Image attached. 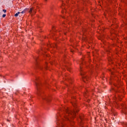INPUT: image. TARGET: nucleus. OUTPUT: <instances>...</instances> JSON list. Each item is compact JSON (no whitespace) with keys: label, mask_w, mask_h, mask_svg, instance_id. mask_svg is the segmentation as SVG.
Segmentation results:
<instances>
[{"label":"nucleus","mask_w":127,"mask_h":127,"mask_svg":"<svg viewBox=\"0 0 127 127\" xmlns=\"http://www.w3.org/2000/svg\"><path fill=\"white\" fill-rule=\"evenodd\" d=\"M64 114L62 115L59 114L57 115V125L59 127H66L65 126V122H66L65 120L71 122L70 118H75V116H76V111L75 110H70L67 107L64 109ZM68 116L70 118H68Z\"/></svg>","instance_id":"obj_1"},{"label":"nucleus","mask_w":127,"mask_h":127,"mask_svg":"<svg viewBox=\"0 0 127 127\" xmlns=\"http://www.w3.org/2000/svg\"><path fill=\"white\" fill-rule=\"evenodd\" d=\"M64 5H65V4H64V3H63V4H62V9H63L62 12L63 13H64V12H65L66 11V9H64V8H63V6H64Z\"/></svg>","instance_id":"obj_2"},{"label":"nucleus","mask_w":127,"mask_h":127,"mask_svg":"<svg viewBox=\"0 0 127 127\" xmlns=\"http://www.w3.org/2000/svg\"><path fill=\"white\" fill-rule=\"evenodd\" d=\"M36 86L37 90V94H38V93H39V87H38V84L37 83H36Z\"/></svg>","instance_id":"obj_3"},{"label":"nucleus","mask_w":127,"mask_h":127,"mask_svg":"<svg viewBox=\"0 0 127 127\" xmlns=\"http://www.w3.org/2000/svg\"><path fill=\"white\" fill-rule=\"evenodd\" d=\"M33 10V8H31L30 9V10L29 11V13H31L32 12V11Z\"/></svg>","instance_id":"obj_4"},{"label":"nucleus","mask_w":127,"mask_h":127,"mask_svg":"<svg viewBox=\"0 0 127 127\" xmlns=\"http://www.w3.org/2000/svg\"><path fill=\"white\" fill-rule=\"evenodd\" d=\"M19 13H20V12H18L16 14H15V16H18V14H19Z\"/></svg>","instance_id":"obj_5"},{"label":"nucleus","mask_w":127,"mask_h":127,"mask_svg":"<svg viewBox=\"0 0 127 127\" xmlns=\"http://www.w3.org/2000/svg\"><path fill=\"white\" fill-rule=\"evenodd\" d=\"M83 78H84V79H83L84 82H85V80H87V77H86V76H83Z\"/></svg>","instance_id":"obj_6"},{"label":"nucleus","mask_w":127,"mask_h":127,"mask_svg":"<svg viewBox=\"0 0 127 127\" xmlns=\"http://www.w3.org/2000/svg\"><path fill=\"white\" fill-rule=\"evenodd\" d=\"M5 16H6V14H3L2 15V17H4Z\"/></svg>","instance_id":"obj_7"},{"label":"nucleus","mask_w":127,"mask_h":127,"mask_svg":"<svg viewBox=\"0 0 127 127\" xmlns=\"http://www.w3.org/2000/svg\"><path fill=\"white\" fill-rule=\"evenodd\" d=\"M3 11L4 12H6V10H5V9H3Z\"/></svg>","instance_id":"obj_8"},{"label":"nucleus","mask_w":127,"mask_h":127,"mask_svg":"<svg viewBox=\"0 0 127 127\" xmlns=\"http://www.w3.org/2000/svg\"><path fill=\"white\" fill-rule=\"evenodd\" d=\"M25 12V11H22V12H21V13H22V14H23V13H24Z\"/></svg>","instance_id":"obj_9"},{"label":"nucleus","mask_w":127,"mask_h":127,"mask_svg":"<svg viewBox=\"0 0 127 127\" xmlns=\"http://www.w3.org/2000/svg\"><path fill=\"white\" fill-rule=\"evenodd\" d=\"M72 105H73V107H75V105H74V103L73 102H72Z\"/></svg>","instance_id":"obj_10"},{"label":"nucleus","mask_w":127,"mask_h":127,"mask_svg":"<svg viewBox=\"0 0 127 127\" xmlns=\"http://www.w3.org/2000/svg\"><path fill=\"white\" fill-rule=\"evenodd\" d=\"M76 112L77 113L78 111H77V110H75Z\"/></svg>","instance_id":"obj_11"},{"label":"nucleus","mask_w":127,"mask_h":127,"mask_svg":"<svg viewBox=\"0 0 127 127\" xmlns=\"http://www.w3.org/2000/svg\"><path fill=\"white\" fill-rule=\"evenodd\" d=\"M109 61H111V60L109 59Z\"/></svg>","instance_id":"obj_12"},{"label":"nucleus","mask_w":127,"mask_h":127,"mask_svg":"<svg viewBox=\"0 0 127 127\" xmlns=\"http://www.w3.org/2000/svg\"><path fill=\"white\" fill-rule=\"evenodd\" d=\"M46 1H47V0H45Z\"/></svg>","instance_id":"obj_13"}]
</instances>
